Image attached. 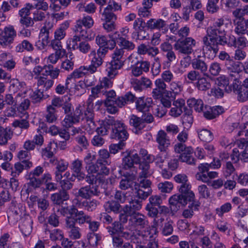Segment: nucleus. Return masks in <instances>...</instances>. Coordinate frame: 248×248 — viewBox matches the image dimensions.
I'll return each mask as SVG.
<instances>
[{"instance_id": "1", "label": "nucleus", "mask_w": 248, "mask_h": 248, "mask_svg": "<svg viewBox=\"0 0 248 248\" xmlns=\"http://www.w3.org/2000/svg\"><path fill=\"white\" fill-rule=\"evenodd\" d=\"M228 23H225L223 18L217 19L213 26L209 27L206 30V34L202 38L204 53L208 51H212L213 54H216L219 50V46L228 45L235 47L245 46L247 39L244 37H239L237 39L233 36L230 37V41L228 43L226 36Z\"/></svg>"}, {"instance_id": "2", "label": "nucleus", "mask_w": 248, "mask_h": 248, "mask_svg": "<svg viewBox=\"0 0 248 248\" xmlns=\"http://www.w3.org/2000/svg\"><path fill=\"white\" fill-rule=\"evenodd\" d=\"M98 186L97 185H87L79 189H73L72 193L76 198H82L84 200L80 202L79 205L88 212H93L99 204V202L91 198L93 196H98L100 194Z\"/></svg>"}, {"instance_id": "3", "label": "nucleus", "mask_w": 248, "mask_h": 248, "mask_svg": "<svg viewBox=\"0 0 248 248\" xmlns=\"http://www.w3.org/2000/svg\"><path fill=\"white\" fill-rule=\"evenodd\" d=\"M124 50L123 48H116L111 55L112 60L107 68L108 75L110 78H113L118 74V70L124 65Z\"/></svg>"}, {"instance_id": "4", "label": "nucleus", "mask_w": 248, "mask_h": 248, "mask_svg": "<svg viewBox=\"0 0 248 248\" xmlns=\"http://www.w3.org/2000/svg\"><path fill=\"white\" fill-rule=\"evenodd\" d=\"M93 18L89 16H84L82 19L78 20L74 28L76 34H78L84 39H91L94 34L90 29L93 25Z\"/></svg>"}, {"instance_id": "5", "label": "nucleus", "mask_w": 248, "mask_h": 248, "mask_svg": "<svg viewBox=\"0 0 248 248\" xmlns=\"http://www.w3.org/2000/svg\"><path fill=\"white\" fill-rule=\"evenodd\" d=\"M196 44V41L192 37H186L183 39H179L173 47L179 54L189 55L193 53Z\"/></svg>"}, {"instance_id": "6", "label": "nucleus", "mask_w": 248, "mask_h": 248, "mask_svg": "<svg viewBox=\"0 0 248 248\" xmlns=\"http://www.w3.org/2000/svg\"><path fill=\"white\" fill-rule=\"evenodd\" d=\"M113 130L111 132L110 138L124 142L129 137L125 125L121 121L116 120L113 124Z\"/></svg>"}, {"instance_id": "7", "label": "nucleus", "mask_w": 248, "mask_h": 248, "mask_svg": "<svg viewBox=\"0 0 248 248\" xmlns=\"http://www.w3.org/2000/svg\"><path fill=\"white\" fill-rule=\"evenodd\" d=\"M64 226L71 239L77 240L81 238L82 234L80 228L67 217L65 218Z\"/></svg>"}, {"instance_id": "8", "label": "nucleus", "mask_w": 248, "mask_h": 248, "mask_svg": "<svg viewBox=\"0 0 248 248\" xmlns=\"http://www.w3.org/2000/svg\"><path fill=\"white\" fill-rule=\"evenodd\" d=\"M25 214V209L22 206L15 205L11 207L9 211L8 216L9 222L15 224L20 220Z\"/></svg>"}, {"instance_id": "9", "label": "nucleus", "mask_w": 248, "mask_h": 248, "mask_svg": "<svg viewBox=\"0 0 248 248\" xmlns=\"http://www.w3.org/2000/svg\"><path fill=\"white\" fill-rule=\"evenodd\" d=\"M170 210L173 214L177 212L181 206L186 205V200L183 194H175L169 199Z\"/></svg>"}, {"instance_id": "10", "label": "nucleus", "mask_w": 248, "mask_h": 248, "mask_svg": "<svg viewBox=\"0 0 248 248\" xmlns=\"http://www.w3.org/2000/svg\"><path fill=\"white\" fill-rule=\"evenodd\" d=\"M100 163V161L97 159L95 163H93L87 166H85L86 170L88 173L86 182L90 185H94L93 184L96 182V176L94 175V173H97L98 174V165Z\"/></svg>"}, {"instance_id": "11", "label": "nucleus", "mask_w": 248, "mask_h": 248, "mask_svg": "<svg viewBox=\"0 0 248 248\" xmlns=\"http://www.w3.org/2000/svg\"><path fill=\"white\" fill-rule=\"evenodd\" d=\"M187 109L185 105V100L182 98L178 99L173 101L172 107L169 112V114L172 117H177Z\"/></svg>"}, {"instance_id": "12", "label": "nucleus", "mask_w": 248, "mask_h": 248, "mask_svg": "<svg viewBox=\"0 0 248 248\" xmlns=\"http://www.w3.org/2000/svg\"><path fill=\"white\" fill-rule=\"evenodd\" d=\"M150 67V63L148 61H138L135 64L131 66V73L134 77H139L143 72H148L149 71Z\"/></svg>"}, {"instance_id": "13", "label": "nucleus", "mask_w": 248, "mask_h": 248, "mask_svg": "<svg viewBox=\"0 0 248 248\" xmlns=\"http://www.w3.org/2000/svg\"><path fill=\"white\" fill-rule=\"evenodd\" d=\"M204 117L207 120H212L216 118L224 112V108L221 106L211 107L205 105L203 110Z\"/></svg>"}, {"instance_id": "14", "label": "nucleus", "mask_w": 248, "mask_h": 248, "mask_svg": "<svg viewBox=\"0 0 248 248\" xmlns=\"http://www.w3.org/2000/svg\"><path fill=\"white\" fill-rule=\"evenodd\" d=\"M156 141L158 148L161 152H166L170 144V140L166 133L163 130H159L156 136Z\"/></svg>"}, {"instance_id": "15", "label": "nucleus", "mask_w": 248, "mask_h": 248, "mask_svg": "<svg viewBox=\"0 0 248 248\" xmlns=\"http://www.w3.org/2000/svg\"><path fill=\"white\" fill-rule=\"evenodd\" d=\"M146 26L150 30L161 31L163 33H166L168 30L166 21L161 18L150 19L146 22Z\"/></svg>"}, {"instance_id": "16", "label": "nucleus", "mask_w": 248, "mask_h": 248, "mask_svg": "<svg viewBox=\"0 0 248 248\" xmlns=\"http://www.w3.org/2000/svg\"><path fill=\"white\" fill-rule=\"evenodd\" d=\"M73 217H67L75 223L79 225H83L85 223L88 224L91 217L86 214L83 211H78L77 208L74 210Z\"/></svg>"}, {"instance_id": "17", "label": "nucleus", "mask_w": 248, "mask_h": 248, "mask_svg": "<svg viewBox=\"0 0 248 248\" xmlns=\"http://www.w3.org/2000/svg\"><path fill=\"white\" fill-rule=\"evenodd\" d=\"M141 201L133 200L125 205L123 208V211L126 213L129 217L139 213L142 206Z\"/></svg>"}, {"instance_id": "18", "label": "nucleus", "mask_w": 248, "mask_h": 248, "mask_svg": "<svg viewBox=\"0 0 248 248\" xmlns=\"http://www.w3.org/2000/svg\"><path fill=\"white\" fill-rule=\"evenodd\" d=\"M95 96L91 94L87 101V110L85 112L84 116L86 117V119L87 122H89V125L90 127H93L92 129H94L95 126L94 123L93 122V113L92 111L93 108V101L96 98Z\"/></svg>"}, {"instance_id": "19", "label": "nucleus", "mask_w": 248, "mask_h": 248, "mask_svg": "<svg viewBox=\"0 0 248 248\" xmlns=\"http://www.w3.org/2000/svg\"><path fill=\"white\" fill-rule=\"evenodd\" d=\"M22 97V94L21 93H18L15 95V96L11 93L7 94L5 96L4 100L3 99V100L0 101V109L4 108V102L9 106L17 105V104L21 101Z\"/></svg>"}, {"instance_id": "20", "label": "nucleus", "mask_w": 248, "mask_h": 248, "mask_svg": "<svg viewBox=\"0 0 248 248\" xmlns=\"http://www.w3.org/2000/svg\"><path fill=\"white\" fill-rule=\"evenodd\" d=\"M155 88L153 90L152 96L155 99H158L163 95L166 91L167 85L163 79L158 78L155 82Z\"/></svg>"}, {"instance_id": "21", "label": "nucleus", "mask_w": 248, "mask_h": 248, "mask_svg": "<svg viewBox=\"0 0 248 248\" xmlns=\"http://www.w3.org/2000/svg\"><path fill=\"white\" fill-rule=\"evenodd\" d=\"M140 157L137 153H131L123 159V165L125 170L134 169V165L140 163Z\"/></svg>"}, {"instance_id": "22", "label": "nucleus", "mask_w": 248, "mask_h": 248, "mask_svg": "<svg viewBox=\"0 0 248 248\" xmlns=\"http://www.w3.org/2000/svg\"><path fill=\"white\" fill-rule=\"evenodd\" d=\"M129 222L135 227L144 228L148 225L146 216L140 213L130 217Z\"/></svg>"}, {"instance_id": "23", "label": "nucleus", "mask_w": 248, "mask_h": 248, "mask_svg": "<svg viewBox=\"0 0 248 248\" xmlns=\"http://www.w3.org/2000/svg\"><path fill=\"white\" fill-rule=\"evenodd\" d=\"M191 65L194 70L203 74L204 76L209 77V75L206 73L208 69V65L204 61L200 59L199 58L194 59L191 62Z\"/></svg>"}, {"instance_id": "24", "label": "nucleus", "mask_w": 248, "mask_h": 248, "mask_svg": "<svg viewBox=\"0 0 248 248\" xmlns=\"http://www.w3.org/2000/svg\"><path fill=\"white\" fill-rule=\"evenodd\" d=\"M53 27V24L52 23L49 21H46L45 23L44 26L41 29L39 37L41 38V41L43 43L44 45H48L49 43V33Z\"/></svg>"}, {"instance_id": "25", "label": "nucleus", "mask_w": 248, "mask_h": 248, "mask_svg": "<svg viewBox=\"0 0 248 248\" xmlns=\"http://www.w3.org/2000/svg\"><path fill=\"white\" fill-rule=\"evenodd\" d=\"M9 91L14 93H21L22 95L26 93V84L24 82H20L17 79L11 80L9 86Z\"/></svg>"}, {"instance_id": "26", "label": "nucleus", "mask_w": 248, "mask_h": 248, "mask_svg": "<svg viewBox=\"0 0 248 248\" xmlns=\"http://www.w3.org/2000/svg\"><path fill=\"white\" fill-rule=\"evenodd\" d=\"M152 102L151 98L145 99L144 97H139L136 102V108L139 111L145 112L149 111Z\"/></svg>"}, {"instance_id": "27", "label": "nucleus", "mask_w": 248, "mask_h": 248, "mask_svg": "<svg viewBox=\"0 0 248 248\" xmlns=\"http://www.w3.org/2000/svg\"><path fill=\"white\" fill-rule=\"evenodd\" d=\"M193 150L192 148L188 146L185 152L181 154L179 156V159L183 162H186L189 165L195 164L196 159L193 156Z\"/></svg>"}, {"instance_id": "28", "label": "nucleus", "mask_w": 248, "mask_h": 248, "mask_svg": "<svg viewBox=\"0 0 248 248\" xmlns=\"http://www.w3.org/2000/svg\"><path fill=\"white\" fill-rule=\"evenodd\" d=\"M91 54L93 55V57L92 59L91 64L87 66L86 69L87 71L93 74L97 71V68L102 64L103 59L96 55L95 51H92Z\"/></svg>"}, {"instance_id": "29", "label": "nucleus", "mask_w": 248, "mask_h": 248, "mask_svg": "<svg viewBox=\"0 0 248 248\" xmlns=\"http://www.w3.org/2000/svg\"><path fill=\"white\" fill-rule=\"evenodd\" d=\"M240 62H236L232 59L225 62V66L228 72L234 73V74H230L232 77H235V75L238 76L240 71Z\"/></svg>"}, {"instance_id": "30", "label": "nucleus", "mask_w": 248, "mask_h": 248, "mask_svg": "<svg viewBox=\"0 0 248 248\" xmlns=\"http://www.w3.org/2000/svg\"><path fill=\"white\" fill-rule=\"evenodd\" d=\"M135 99V96L129 92L126 93L124 96L115 98L113 102L116 106L121 108L128 102H133Z\"/></svg>"}, {"instance_id": "31", "label": "nucleus", "mask_w": 248, "mask_h": 248, "mask_svg": "<svg viewBox=\"0 0 248 248\" xmlns=\"http://www.w3.org/2000/svg\"><path fill=\"white\" fill-rule=\"evenodd\" d=\"M104 207L107 213L111 212L117 214L121 211V205L118 202L110 200L106 202L104 204Z\"/></svg>"}, {"instance_id": "32", "label": "nucleus", "mask_w": 248, "mask_h": 248, "mask_svg": "<svg viewBox=\"0 0 248 248\" xmlns=\"http://www.w3.org/2000/svg\"><path fill=\"white\" fill-rule=\"evenodd\" d=\"M129 124L135 129V133L138 134L139 131L144 127L142 118L139 117L135 115H132L129 120Z\"/></svg>"}, {"instance_id": "33", "label": "nucleus", "mask_w": 248, "mask_h": 248, "mask_svg": "<svg viewBox=\"0 0 248 248\" xmlns=\"http://www.w3.org/2000/svg\"><path fill=\"white\" fill-rule=\"evenodd\" d=\"M45 233L46 234H49L50 240L53 241H61L64 237L62 230L59 229L50 230L47 227L45 229Z\"/></svg>"}, {"instance_id": "34", "label": "nucleus", "mask_w": 248, "mask_h": 248, "mask_svg": "<svg viewBox=\"0 0 248 248\" xmlns=\"http://www.w3.org/2000/svg\"><path fill=\"white\" fill-rule=\"evenodd\" d=\"M68 163L61 160L57 164L56 171L54 173L56 181H60L63 178L62 173L64 172L67 169Z\"/></svg>"}, {"instance_id": "35", "label": "nucleus", "mask_w": 248, "mask_h": 248, "mask_svg": "<svg viewBox=\"0 0 248 248\" xmlns=\"http://www.w3.org/2000/svg\"><path fill=\"white\" fill-rule=\"evenodd\" d=\"M139 169L140 170L139 176L140 179L149 177L153 173V171L150 168L149 164L147 162H142L140 163Z\"/></svg>"}, {"instance_id": "36", "label": "nucleus", "mask_w": 248, "mask_h": 248, "mask_svg": "<svg viewBox=\"0 0 248 248\" xmlns=\"http://www.w3.org/2000/svg\"><path fill=\"white\" fill-rule=\"evenodd\" d=\"M200 205L199 202H191L188 206L187 208L184 210L182 216L185 218H190L194 215V211L198 210V207Z\"/></svg>"}, {"instance_id": "37", "label": "nucleus", "mask_w": 248, "mask_h": 248, "mask_svg": "<svg viewBox=\"0 0 248 248\" xmlns=\"http://www.w3.org/2000/svg\"><path fill=\"white\" fill-rule=\"evenodd\" d=\"M135 179V174L132 172L129 177H125L120 182V188L122 190H126L133 187Z\"/></svg>"}, {"instance_id": "38", "label": "nucleus", "mask_w": 248, "mask_h": 248, "mask_svg": "<svg viewBox=\"0 0 248 248\" xmlns=\"http://www.w3.org/2000/svg\"><path fill=\"white\" fill-rule=\"evenodd\" d=\"M33 223L32 220L29 217L25 218L20 228L22 233L25 236L29 235L32 232V224Z\"/></svg>"}, {"instance_id": "39", "label": "nucleus", "mask_w": 248, "mask_h": 248, "mask_svg": "<svg viewBox=\"0 0 248 248\" xmlns=\"http://www.w3.org/2000/svg\"><path fill=\"white\" fill-rule=\"evenodd\" d=\"M33 50L34 47L33 45L27 39H24L21 43L18 44L16 47V51L17 52H22L24 50L31 52Z\"/></svg>"}, {"instance_id": "40", "label": "nucleus", "mask_w": 248, "mask_h": 248, "mask_svg": "<svg viewBox=\"0 0 248 248\" xmlns=\"http://www.w3.org/2000/svg\"><path fill=\"white\" fill-rule=\"evenodd\" d=\"M187 104L189 108H194L197 112H202L204 108L203 101L201 99H196L194 98L189 99L187 101Z\"/></svg>"}, {"instance_id": "41", "label": "nucleus", "mask_w": 248, "mask_h": 248, "mask_svg": "<svg viewBox=\"0 0 248 248\" xmlns=\"http://www.w3.org/2000/svg\"><path fill=\"white\" fill-rule=\"evenodd\" d=\"M48 97V95H44L43 92L39 89L32 91L30 94V98L33 103H40L44 99H46Z\"/></svg>"}, {"instance_id": "42", "label": "nucleus", "mask_w": 248, "mask_h": 248, "mask_svg": "<svg viewBox=\"0 0 248 248\" xmlns=\"http://www.w3.org/2000/svg\"><path fill=\"white\" fill-rule=\"evenodd\" d=\"M216 84L218 86L223 88L224 90L227 93L232 91V87L229 85V79L224 75H222L217 78Z\"/></svg>"}, {"instance_id": "43", "label": "nucleus", "mask_w": 248, "mask_h": 248, "mask_svg": "<svg viewBox=\"0 0 248 248\" xmlns=\"http://www.w3.org/2000/svg\"><path fill=\"white\" fill-rule=\"evenodd\" d=\"M12 133L10 129L3 128L0 124V144L4 145L11 138Z\"/></svg>"}, {"instance_id": "44", "label": "nucleus", "mask_w": 248, "mask_h": 248, "mask_svg": "<svg viewBox=\"0 0 248 248\" xmlns=\"http://www.w3.org/2000/svg\"><path fill=\"white\" fill-rule=\"evenodd\" d=\"M45 119L48 123H54L57 119L56 108L51 106H47Z\"/></svg>"}, {"instance_id": "45", "label": "nucleus", "mask_w": 248, "mask_h": 248, "mask_svg": "<svg viewBox=\"0 0 248 248\" xmlns=\"http://www.w3.org/2000/svg\"><path fill=\"white\" fill-rule=\"evenodd\" d=\"M112 237V242L113 247L114 248H121L123 245L124 244L123 236L119 233H115L113 231H109Z\"/></svg>"}, {"instance_id": "46", "label": "nucleus", "mask_w": 248, "mask_h": 248, "mask_svg": "<svg viewBox=\"0 0 248 248\" xmlns=\"http://www.w3.org/2000/svg\"><path fill=\"white\" fill-rule=\"evenodd\" d=\"M53 145L55 146L54 148V151H55V147H57V144L55 142H50L46 147L42 149L41 154L45 159L51 158L54 155V151L52 150Z\"/></svg>"}, {"instance_id": "47", "label": "nucleus", "mask_w": 248, "mask_h": 248, "mask_svg": "<svg viewBox=\"0 0 248 248\" xmlns=\"http://www.w3.org/2000/svg\"><path fill=\"white\" fill-rule=\"evenodd\" d=\"M69 24L67 22L62 24L54 32V38L58 40L63 39L66 35V30L68 28Z\"/></svg>"}, {"instance_id": "48", "label": "nucleus", "mask_w": 248, "mask_h": 248, "mask_svg": "<svg viewBox=\"0 0 248 248\" xmlns=\"http://www.w3.org/2000/svg\"><path fill=\"white\" fill-rule=\"evenodd\" d=\"M53 84L54 81L53 79L43 77H40L37 81V85L38 86H42L46 91L49 90Z\"/></svg>"}, {"instance_id": "49", "label": "nucleus", "mask_w": 248, "mask_h": 248, "mask_svg": "<svg viewBox=\"0 0 248 248\" xmlns=\"http://www.w3.org/2000/svg\"><path fill=\"white\" fill-rule=\"evenodd\" d=\"M81 37H82L81 36ZM80 41V36L78 34L73 36V38H69L67 41V47L69 49H77L78 47V42Z\"/></svg>"}, {"instance_id": "50", "label": "nucleus", "mask_w": 248, "mask_h": 248, "mask_svg": "<svg viewBox=\"0 0 248 248\" xmlns=\"http://www.w3.org/2000/svg\"><path fill=\"white\" fill-rule=\"evenodd\" d=\"M196 87L199 90L206 91L211 87V84L206 78L201 76L196 82Z\"/></svg>"}, {"instance_id": "51", "label": "nucleus", "mask_w": 248, "mask_h": 248, "mask_svg": "<svg viewBox=\"0 0 248 248\" xmlns=\"http://www.w3.org/2000/svg\"><path fill=\"white\" fill-rule=\"evenodd\" d=\"M27 176V179L29 181L28 184L30 187L35 189L39 187L42 185V180L41 179V178L31 176L28 174Z\"/></svg>"}, {"instance_id": "52", "label": "nucleus", "mask_w": 248, "mask_h": 248, "mask_svg": "<svg viewBox=\"0 0 248 248\" xmlns=\"http://www.w3.org/2000/svg\"><path fill=\"white\" fill-rule=\"evenodd\" d=\"M199 137L201 140L205 142H210L213 139L212 132L207 129H202L198 133Z\"/></svg>"}, {"instance_id": "53", "label": "nucleus", "mask_w": 248, "mask_h": 248, "mask_svg": "<svg viewBox=\"0 0 248 248\" xmlns=\"http://www.w3.org/2000/svg\"><path fill=\"white\" fill-rule=\"evenodd\" d=\"M157 187L162 193H170L172 190L173 186L171 182L166 181L159 183Z\"/></svg>"}, {"instance_id": "54", "label": "nucleus", "mask_w": 248, "mask_h": 248, "mask_svg": "<svg viewBox=\"0 0 248 248\" xmlns=\"http://www.w3.org/2000/svg\"><path fill=\"white\" fill-rule=\"evenodd\" d=\"M118 45L122 47L121 48H123L124 50V49L132 50L135 47V45L133 42L124 37L120 39V41L118 42Z\"/></svg>"}, {"instance_id": "55", "label": "nucleus", "mask_w": 248, "mask_h": 248, "mask_svg": "<svg viewBox=\"0 0 248 248\" xmlns=\"http://www.w3.org/2000/svg\"><path fill=\"white\" fill-rule=\"evenodd\" d=\"M87 66H81L79 68L76 69L68 77L67 79L69 80H71L73 78H77L82 77L85 75L84 70L87 71Z\"/></svg>"}, {"instance_id": "56", "label": "nucleus", "mask_w": 248, "mask_h": 248, "mask_svg": "<svg viewBox=\"0 0 248 248\" xmlns=\"http://www.w3.org/2000/svg\"><path fill=\"white\" fill-rule=\"evenodd\" d=\"M135 189L136 190V197L142 200H145L150 195L152 191L151 188L144 189L136 187Z\"/></svg>"}, {"instance_id": "57", "label": "nucleus", "mask_w": 248, "mask_h": 248, "mask_svg": "<svg viewBox=\"0 0 248 248\" xmlns=\"http://www.w3.org/2000/svg\"><path fill=\"white\" fill-rule=\"evenodd\" d=\"M146 27H147L146 23H145L141 18L136 19L133 24V28L135 31H138L141 33H142V31L144 32Z\"/></svg>"}, {"instance_id": "58", "label": "nucleus", "mask_w": 248, "mask_h": 248, "mask_svg": "<svg viewBox=\"0 0 248 248\" xmlns=\"http://www.w3.org/2000/svg\"><path fill=\"white\" fill-rule=\"evenodd\" d=\"M66 52H62V50L56 51L54 53L51 54L48 57V61L52 64H55L58 61L62 58Z\"/></svg>"}, {"instance_id": "59", "label": "nucleus", "mask_w": 248, "mask_h": 248, "mask_svg": "<svg viewBox=\"0 0 248 248\" xmlns=\"http://www.w3.org/2000/svg\"><path fill=\"white\" fill-rule=\"evenodd\" d=\"M101 163L99 164V172L98 174H103L105 175H108L109 173V169L107 167V165H109L110 162L109 161H102V160L98 159Z\"/></svg>"}, {"instance_id": "60", "label": "nucleus", "mask_w": 248, "mask_h": 248, "mask_svg": "<svg viewBox=\"0 0 248 248\" xmlns=\"http://www.w3.org/2000/svg\"><path fill=\"white\" fill-rule=\"evenodd\" d=\"M173 221L171 219H169L167 222L165 223L162 232L164 235L167 236L172 233L173 231Z\"/></svg>"}, {"instance_id": "61", "label": "nucleus", "mask_w": 248, "mask_h": 248, "mask_svg": "<svg viewBox=\"0 0 248 248\" xmlns=\"http://www.w3.org/2000/svg\"><path fill=\"white\" fill-rule=\"evenodd\" d=\"M237 92V99L239 101L244 102L248 100V89L241 87Z\"/></svg>"}, {"instance_id": "62", "label": "nucleus", "mask_w": 248, "mask_h": 248, "mask_svg": "<svg viewBox=\"0 0 248 248\" xmlns=\"http://www.w3.org/2000/svg\"><path fill=\"white\" fill-rule=\"evenodd\" d=\"M70 114L72 116L75 122L77 123H79L81 120L84 119V115L81 106L77 107L73 113L71 112Z\"/></svg>"}, {"instance_id": "63", "label": "nucleus", "mask_w": 248, "mask_h": 248, "mask_svg": "<svg viewBox=\"0 0 248 248\" xmlns=\"http://www.w3.org/2000/svg\"><path fill=\"white\" fill-rule=\"evenodd\" d=\"M87 237L89 243L93 246H96L98 241L101 239V237L100 235L95 233L94 232L89 233L87 235Z\"/></svg>"}, {"instance_id": "64", "label": "nucleus", "mask_w": 248, "mask_h": 248, "mask_svg": "<svg viewBox=\"0 0 248 248\" xmlns=\"http://www.w3.org/2000/svg\"><path fill=\"white\" fill-rule=\"evenodd\" d=\"M198 190L201 197L205 199H207L210 197V190L205 185L199 186Z\"/></svg>"}]
</instances>
